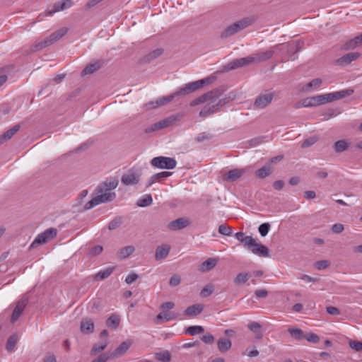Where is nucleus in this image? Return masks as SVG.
Returning <instances> with one entry per match:
<instances>
[{"instance_id":"1","label":"nucleus","mask_w":362,"mask_h":362,"mask_svg":"<svg viewBox=\"0 0 362 362\" xmlns=\"http://www.w3.org/2000/svg\"><path fill=\"white\" fill-rule=\"evenodd\" d=\"M223 95V89L221 88H215L194 99L190 102L189 105L191 107H194L209 101L199 113L201 117L205 118L211 115L221 112L222 107L235 97L233 93H229L225 96Z\"/></svg>"},{"instance_id":"2","label":"nucleus","mask_w":362,"mask_h":362,"mask_svg":"<svg viewBox=\"0 0 362 362\" xmlns=\"http://www.w3.org/2000/svg\"><path fill=\"white\" fill-rule=\"evenodd\" d=\"M68 32V28H61L60 29L52 33L48 37L40 42H36L31 47L32 52H36L42 49L61 39Z\"/></svg>"},{"instance_id":"3","label":"nucleus","mask_w":362,"mask_h":362,"mask_svg":"<svg viewBox=\"0 0 362 362\" xmlns=\"http://www.w3.org/2000/svg\"><path fill=\"white\" fill-rule=\"evenodd\" d=\"M252 18H245L228 26L221 34V38H227L238 31L248 27L253 23Z\"/></svg>"},{"instance_id":"4","label":"nucleus","mask_w":362,"mask_h":362,"mask_svg":"<svg viewBox=\"0 0 362 362\" xmlns=\"http://www.w3.org/2000/svg\"><path fill=\"white\" fill-rule=\"evenodd\" d=\"M327 96V93L305 98L296 104V107H310L328 103L329 100Z\"/></svg>"},{"instance_id":"5","label":"nucleus","mask_w":362,"mask_h":362,"mask_svg":"<svg viewBox=\"0 0 362 362\" xmlns=\"http://www.w3.org/2000/svg\"><path fill=\"white\" fill-rule=\"evenodd\" d=\"M151 165L156 168L172 170L176 167L177 161L173 158L158 156L151 160Z\"/></svg>"},{"instance_id":"6","label":"nucleus","mask_w":362,"mask_h":362,"mask_svg":"<svg viewBox=\"0 0 362 362\" xmlns=\"http://www.w3.org/2000/svg\"><path fill=\"white\" fill-rule=\"evenodd\" d=\"M57 234V229L50 228L47 229L45 232L39 234L34 241L30 245V248L36 245H39L47 243V241L53 239Z\"/></svg>"},{"instance_id":"7","label":"nucleus","mask_w":362,"mask_h":362,"mask_svg":"<svg viewBox=\"0 0 362 362\" xmlns=\"http://www.w3.org/2000/svg\"><path fill=\"white\" fill-rule=\"evenodd\" d=\"M274 97V92L260 94L255 99L254 106L257 109H263L272 103Z\"/></svg>"},{"instance_id":"8","label":"nucleus","mask_w":362,"mask_h":362,"mask_svg":"<svg viewBox=\"0 0 362 362\" xmlns=\"http://www.w3.org/2000/svg\"><path fill=\"white\" fill-rule=\"evenodd\" d=\"M141 177V173L130 170L127 173L124 174L121 178V182L124 185H134L139 182Z\"/></svg>"},{"instance_id":"9","label":"nucleus","mask_w":362,"mask_h":362,"mask_svg":"<svg viewBox=\"0 0 362 362\" xmlns=\"http://www.w3.org/2000/svg\"><path fill=\"white\" fill-rule=\"evenodd\" d=\"M255 62L252 56L235 59L227 64L228 70L236 69Z\"/></svg>"},{"instance_id":"10","label":"nucleus","mask_w":362,"mask_h":362,"mask_svg":"<svg viewBox=\"0 0 362 362\" xmlns=\"http://www.w3.org/2000/svg\"><path fill=\"white\" fill-rule=\"evenodd\" d=\"M190 223L189 218L182 217L170 221L168 224V228L170 230H181L189 226Z\"/></svg>"},{"instance_id":"11","label":"nucleus","mask_w":362,"mask_h":362,"mask_svg":"<svg viewBox=\"0 0 362 362\" xmlns=\"http://www.w3.org/2000/svg\"><path fill=\"white\" fill-rule=\"evenodd\" d=\"M360 57L358 52H350L343 55L335 61V64L340 66H346Z\"/></svg>"},{"instance_id":"12","label":"nucleus","mask_w":362,"mask_h":362,"mask_svg":"<svg viewBox=\"0 0 362 362\" xmlns=\"http://www.w3.org/2000/svg\"><path fill=\"white\" fill-rule=\"evenodd\" d=\"M245 173V170L244 169H232L223 175V180L229 182H233L240 178Z\"/></svg>"},{"instance_id":"13","label":"nucleus","mask_w":362,"mask_h":362,"mask_svg":"<svg viewBox=\"0 0 362 362\" xmlns=\"http://www.w3.org/2000/svg\"><path fill=\"white\" fill-rule=\"evenodd\" d=\"M354 90L351 88L344 89L337 92L327 93V98L329 103L333 102L337 100L344 98L353 94Z\"/></svg>"},{"instance_id":"14","label":"nucleus","mask_w":362,"mask_h":362,"mask_svg":"<svg viewBox=\"0 0 362 362\" xmlns=\"http://www.w3.org/2000/svg\"><path fill=\"white\" fill-rule=\"evenodd\" d=\"M28 304V300L27 299H23L21 300H19L13 311V313L11 315V322H15L16 321H17L18 320V318L20 317L21 313H23V311L24 310L25 306L27 305Z\"/></svg>"},{"instance_id":"15","label":"nucleus","mask_w":362,"mask_h":362,"mask_svg":"<svg viewBox=\"0 0 362 362\" xmlns=\"http://www.w3.org/2000/svg\"><path fill=\"white\" fill-rule=\"evenodd\" d=\"M118 185V180L116 178H109L104 181L100 185L96 190L98 192H103V191H108L115 189Z\"/></svg>"},{"instance_id":"16","label":"nucleus","mask_w":362,"mask_h":362,"mask_svg":"<svg viewBox=\"0 0 362 362\" xmlns=\"http://www.w3.org/2000/svg\"><path fill=\"white\" fill-rule=\"evenodd\" d=\"M80 330L84 334H90L94 331V323L90 318H83L81 321Z\"/></svg>"},{"instance_id":"17","label":"nucleus","mask_w":362,"mask_h":362,"mask_svg":"<svg viewBox=\"0 0 362 362\" xmlns=\"http://www.w3.org/2000/svg\"><path fill=\"white\" fill-rule=\"evenodd\" d=\"M196 90H197L194 85V83L191 82V83H188L185 84V86H183L181 88H178L173 94V95H175V98L176 97L188 95V94L193 93Z\"/></svg>"},{"instance_id":"18","label":"nucleus","mask_w":362,"mask_h":362,"mask_svg":"<svg viewBox=\"0 0 362 362\" xmlns=\"http://www.w3.org/2000/svg\"><path fill=\"white\" fill-rule=\"evenodd\" d=\"M132 342L131 341H125L121 343L119 346L115 349V350L112 352V355L113 357H120L123 356L127 351L132 346Z\"/></svg>"},{"instance_id":"19","label":"nucleus","mask_w":362,"mask_h":362,"mask_svg":"<svg viewBox=\"0 0 362 362\" xmlns=\"http://www.w3.org/2000/svg\"><path fill=\"white\" fill-rule=\"evenodd\" d=\"M250 250L253 254L259 257H267L269 256V249L261 243H256Z\"/></svg>"},{"instance_id":"20","label":"nucleus","mask_w":362,"mask_h":362,"mask_svg":"<svg viewBox=\"0 0 362 362\" xmlns=\"http://www.w3.org/2000/svg\"><path fill=\"white\" fill-rule=\"evenodd\" d=\"M170 246L168 245H163L156 248L155 258L156 260H160L166 258L170 252Z\"/></svg>"},{"instance_id":"21","label":"nucleus","mask_w":362,"mask_h":362,"mask_svg":"<svg viewBox=\"0 0 362 362\" xmlns=\"http://www.w3.org/2000/svg\"><path fill=\"white\" fill-rule=\"evenodd\" d=\"M204 308L202 304H194L186 308L184 313L188 317L197 316L202 312Z\"/></svg>"},{"instance_id":"22","label":"nucleus","mask_w":362,"mask_h":362,"mask_svg":"<svg viewBox=\"0 0 362 362\" xmlns=\"http://www.w3.org/2000/svg\"><path fill=\"white\" fill-rule=\"evenodd\" d=\"M362 45V34L346 42L342 46L344 50L354 49Z\"/></svg>"},{"instance_id":"23","label":"nucleus","mask_w":362,"mask_h":362,"mask_svg":"<svg viewBox=\"0 0 362 362\" xmlns=\"http://www.w3.org/2000/svg\"><path fill=\"white\" fill-rule=\"evenodd\" d=\"M72 5V0H63L61 2H57L54 5V8L52 11L48 12V15L50 16L56 12L70 8Z\"/></svg>"},{"instance_id":"24","label":"nucleus","mask_w":362,"mask_h":362,"mask_svg":"<svg viewBox=\"0 0 362 362\" xmlns=\"http://www.w3.org/2000/svg\"><path fill=\"white\" fill-rule=\"evenodd\" d=\"M274 51L272 49H268L265 51H261L255 54L252 57L255 59V62H261L269 59L274 54Z\"/></svg>"},{"instance_id":"25","label":"nucleus","mask_w":362,"mask_h":362,"mask_svg":"<svg viewBox=\"0 0 362 362\" xmlns=\"http://www.w3.org/2000/svg\"><path fill=\"white\" fill-rule=\"evenodd\" d=\"M96 197L100 204L112 202L116 197V194L112 192H107V194L103 192H98L96 191Z\"/></svg>"},{"instance_id":"26","label":"nucleus","mask_w":362,"mask_h":362,"mask_svg":"<svg viewBox=\"0 0 362 362\" xmlns=\"http://www.w3.org/2000/svg\"><path fill=\"white\" fill-rule=\"evenodd\" d=\"M19 129L20 125L16 124L4 132L1 136H0V145L9 140Z\"/></svg>"},{"instance_id":"27","label":"nucleus","mask_w":362,"mask_h":362,"mask_svg":"<svg viewBox=\"0 0 362 362\" xmlns=\"http://www.w3.org/2000/svg\"><path fill=\"white\" fill-rule=\"evenodd\" d=\"M216 263L217 260L216 259L209 258L199 265V270L202 272L210 271L216 265Z\"/></svg>"},{"instance_id":"28","label":"nucleus","mask_w":362,"mask_h":362,"mask_svg":"<svg viewBox=\"0 0 362 362\" xmlns=\"http://www.w3.org/2000/svg\"><path fill=\"white\" fill-rule=\"evenodd\" d=\"M135 251V247L132 245L125 246L121 248L117 252V256L119 259L128 257Z\"/></svg>"},{"instance_id":"29","label":"nucleus","mask_w":362,"mask_h":362,"mask_svg":"<svg viewBox=\"0 0 362 362\" xmlns=\"http://www.w3.org/2000/svg\"><path fill=\"white\" fill-rule=\"evenodd\" d=\"M217 346L221 353H226L231 348L232 343L228 339L221 338L217 342Z\"/></svg>"},{"instance_id":"30","label":"nucleus","mask_w":362,"mask_h":362,"mask_svg":"<svg viewBox=\"0 0 362 362\" xmlns=\"http://www.w3.org/2000/svg\"><path fill=\"white\" fill-rule=\"evenodd\" d=\"M216 79V77L211 75L201 80L193 81V83L196 88V90H197L206 85L212 83L214 81H215Z\"/></svg>"},{"instance_id":"31","label":"nucleus","mask_w":362,"mask_h":362,"mask_svg":"<svg viewBox=\"0 0 362 362\" xmlns=\"http://www.w3.org/2000/svg\"><path fill=\"white\" fill-rule=\"evenodd\" d=\"M101 65L102 63L100 61L95 62L93 64H89L82 71L81 75L85 76L93 74L95 71L98 70L101 67Z\"/></svg>"},{"instance_id":"32","label":"nucleus","mask_w":362,"mask_h":362,"mask_svg":"<svg viewBox=\"0 0 362 362\" xmlns=\"http://www.w3.org/2000/svg\"><path fill=\"white\" fill-rule=\"evenodd\" d=\"M120 322V317L119 315L112 314L107 320L106 325L108 327L116 329Z\"/></svg>"},{"instance_id":"33","label":"nucleus","mask_w":362,"mask_h":362,"mask_svg":"<svg viewBox=\"0 0 362 362\" xmlns=\"http://www.w3.org/2000/svg\"><path fill=\"white\" fill-rule=\"evenodd\" d=\"M113 271H114V267H108L103 270H100L99 272H98L94 276V279L97 280V281L98 280H100V281L104 280V279H107L108 276H110V275L112 273Z\"/></svg>"},{"instance_id":"34","label":"nucleus","mask_w":362,"mask_h":362,"mask_svg":"<svg viewBox=\"0 0 362 362\" xmlns=\"http://www.w3.org/2000/svg\"><path fill=\"white\" fill-rule=\"evenodd\" d=\"M107 344L108 341L107 339L96 343L95 344L93 345L90 350V355H95L98 353L101 352L106 348Z\"/></svg>"},{"instance_id":"35","label":"nucleus","mask_w":362,"mask_h":362,"mask_svg":"<svg viewBox=\"0 0 362 362\" xmlns=\"http://www.w3.org/2000/svg\"><path fill=\"white\" fill-rule=\"evenodd\" d=\"M349 146V143L346 140H339L334 144V151L337 153L344 152Z\"/></svg>"},{"instance_id":"36","label":"nucleus","mask_w":362,"mask_h":362,"mask_svg":"<svg viewBox=\"0 0 362 362\" xmlns=\"http://www.w3.org/2000/svg\"><path fill=\"white\" fill-rule=\"evenodd\" d=\"M250 277H251V275L250 273H247V272L239 273L234 279V283L235 285L244 284L250 279Z\"/></svg>"},{"instance_id":"37","label":"nucleus","mask_w":362,"mask_h":362,"mask_svg":"<svg viewBox=\"0 0 362 362\" xmlns=\"http://www.w3.org/2000/svg\"><path fill=\"white\" fill-rule=\"evenodd\" d=\"M153 202V199L151 194H144L138 201L137 205L140 207H146L150 206Z\"/></svg>"},{"instance_id":"38","label":"nucleus","mask_w":362,"mask_h":362,"mask_svg":"<svg viewBox=\"0 0 362 362\" xmlns=\"http://www.w3.org/2000/svg\"><path fill=\"white\" fill-rule=\"evenodd\" d=\"M272 173V168L270 167L264 166L255 172V175L260 178L264 179Z\"/></svg>"},{"instance_id":"39","label":"nucleus","mask_w":362,"mask_h":362,"mask_svg":"<svg viewBox=\"0 0 362 362\" xmlns=\"http://www.w3.org/2000/svg\"><path fill=\"white\" fill-rule=\"evenodd\" d=\"M204 329L202 326L194 325L187 327V329L185 330V333L191 336H195L197 334L204 332Z\"/></svg>"},{"instance_id":"40","label":"nucleus","mask_w":362,"mask_h":362,"mask_svg":"<svg viewBox=\"0 0 362 362\" xmlns=\"http://www.w3.org/2000/svg\"><path fill=\"white\" fill-rule=\"evenodd\" d=\"M18 337L16 335L13 334L10 336L7 340L6 349L8 352L13 351V349L17 343Z\"/></svg>"},{"instance_id":"41","label":"nucleus","mask_w":362,"mask_h":362,"mask_svg":"<svg viewBox=\"0 0 362 362\" xmlns=\"http://www.w3.org/2000/svg\"><path fill=\"white\" fill-rule=\"evenodd\" d=\"M288 332L291 337L295 338L296 339L300 340L304 339L305 334L302 329L298 328H290L288 329Z\"/></svg>"},{"instance_id":"42","label":"nucleus","mask_w":362,"mask_h":362,"mask_svg":"<svg viewBox=\"0 0 362 362\" xmlns=\"http://www.w3.org/2000/svg\"><path fill=\"white\" fill-rule=\"evenodd\" d=\"M165 127H166V124H165L164 119H163L161 121H159V122L152 124L150 127H148V129H146V132L149 133L151 132H154V131H157V130L163 129Z\"/></svg>"},{"instance_id":"43","label":"nucleus","mask_w":362,"mask_h":362,"mask_svg":"<svg viewBox=\"0 0 362 362\" xmlns=\"http://www.w3.org/2000/svg\"><path fill=\"white\" fill-rule=\"evenodd\" d=\"M122 223V219L121 217H116L112 219L108 224V229L110 230H115L119 227V226Z\"/></svg>"},{"instance_id":"44","label":"nucleus","mask_w":362,"mask_h":362,"mask_svg":"<svg viewBox=\"0 0 362 362\" xmlns=\"http://www.w3.org/2000/svg\"><path fill=\"white\" fill-rule=\"evenodd\" d=\"M218 233L223 235L230 236L232 234V229L226 224H221L218 226Z\"/></svg>"},{"instance_id":"45","label":"nucleus","mask_w":362,"mask_h":362,"mask_svg":"<svg viewBox=\"0 0 362 362\" xmlns=\"http://www.w3.org/2000/svg\"><path fill=\"white\" fill-rule=\"evenodd\" d=\"M318 138L317 136H310L306 139L301 144V148H305L313 146L315 143L317 142Z\"/></svg>"},{"instance_id":"46","label":"nucleus","mask_w":362,"mask_h":362,"mask_svg":"<svg viewBox=\"0 0 362 362\" xmlns=\"http://www.w3.org/2000/svg\"><path fill=\"white\" fill-rule=\"evenodd\" d=\"M156 358L163 362H169L171 359L170 353L168 351L156 354Z\"/></svg>"},{"instance_id":"47","label":"nucleus","mask_w":362,"mask_h":362,"mask_svg":"<svg viewBox=\"0 0 362 362\" xmlns=\"http://www.w3.org/2000/svg\"><path fill=\"white\" fill-rule=\"evenodd\" d=\"M270 224L269 223H264L259 226L258 231L262 237H264L268 234Z\"/></svg>"},{"instance_id":"48","label":"nucleus","mask_w":362,"mask_h":362,"mask_svg":"<svg viewBox=\"0 0 362 362\" xmlns=\"http://www.w3.org/2000/svg\"><path fill=\"white\" fill-rule=\"evenodd\" d=\"M175 318V314L173 313H160L156 316L157 320H165V321H170Z\"/></svg>"},{"instance_id":"49","label":"nucleus","mask_w":362,"mask_h":362,"mask_svg":"<svg viewBox=\"0 0 362 362\" xmlns=\"http://www.w3.org/2000/svg\"><path fill=\"white\" fill-rule=\"evenodd\" d=\"M304 339H305L309 342L317 344L320 341V337L314 333H308L307 334H305Z\"/></svg>"},{"instance_id":"50","label":"nucleus","mask_w":362,"mask_h":362,"mask_svg":"<svg viewBox=\"0 0 362 362\" xmlns=\"http://www.w3.org/2000/svg\"><path fill=\"white\" fill-rule=\"evenodd\" d=\"M163 51L162 49H155L146 55V59L148 61L157 58L158 57L160 56L163 54Z\"/></svg>"},{"instance_id":"51","label":"nucleus","mask_w":362,"mask_h":362,"mask_svg":"<svg viewBox=\"0 0 362 362\" xmlns=\"http://www.w3.org/2000/svg\"><path fill=\"white\" fill-rule=\"evenodd\" d=\"M172 175L171 172L163 171L153 175V178L156 179V181H161L162 180L170 177Z\"/></svg>"},{"instance_id":"52","label":"nucleus","mask_w":362,"mask_h":362,"mask_svg":"<svg viewBox=\"0 0 362 362\" xmlns=\"http://www.w3.org/2000/svg\"><path fill=\"white\" fill-rule=\"evenodd\" d=\"M243 243L250 250L255 245L256 241L252 236L247 235L245 236Z\"/></svg>"},{"instance_id":"53","label":"nucleus","mask_w":362,"mask_h":362,"mask_svg":"<svg viewBox=\"0 0 362 362\" xmlns=\"http://www.w3.org/2000/svg\"><path fill=\"white\" fill-rule=\"evenodd\" d=\"M212 138V135L206 132H202L199 134L196 138L195 141L197 142H202L205 140H209Z\"/></svg>"},{"instance_id":"54","label":"nucleus","mask_w":362,"mask_h":362,"mask_svg":"<svg viewBox=\"0 0 362 362\" xmlns=\"http://www.w3.org/2000/svg\"><path fill=\"white\" fill-rule=\"evenodd\" d=\"M322 81L320 78H314L305 86V90H308L310 88H317L322 84Z\"/></svg>"},{"instance_id":"55","label":"nucleus","mask_w":362,"mask_h":362,"mask_svg":"<svg viewBox=\"0 0 362 362\" xmlns=\"http://www.w3.org/2000/svg\"><path fill=\"white\" fill-rule=\"evenodd\" d=\"M8 70L6 68L0 69V86L8 79Z\"/></svg>"},{"instance_id":"56","label":"nucleus","mask_w":362,"mask_h":362,"mask_svg":"<svg viewBox=\"0 0 362 362\" xmlns=\"http://www.w3.org/2000/svg\"><path fill=\"white\" fill-rule=\"evenodd\" d=\"M349 346L356 351H362V342L361 341L351 340L349 341Z\"/></svg>"},{"instance_id":"57","label":"nucleus","mask_w":362,"mask_h":362,"mask_svg":"<svg viewBox=\"0 0 362 362\" xmlns=\"http://www.w3.org/2000/svg\"><path fill=\"white\" fill-rule=\"evenodd\" d=\"M160 106H163V105H162L161 100L160 99V98H158L155 101H151L146 104V107L148 110L154 109V108H156V107H158Z\"/></svg>"},{"instance_id":"58","label":"nucleus","mask_w":362,"mask_h":362,"mask_svg":"<svg viewBox=\"0 0 362 362\" xmlns=\"http://www.w3.org/2000/svg\"><path fill=\"white\" fill-rule=\"evenodd\" d=\"M181 278L178 274H174L171 276L169 281V284L171 286H177L180 284Z\"/></svg>"},{"instance_id":"59","label":"nucleus","mask_w":362,"mask_h":362,"mask_svg":"<svg viewBox=\"0 0 362 362\" xmlns=\"http://www.w3.org/2000/svg\"><path fill=\"white\" fill-rule=\"evenodd\" d=\"M98 199H97L96 196L93 198L90 201L87 202L85 205V209L88 210L92 209L93 207L100 204Z\"/></svg>"},{"instance_id":"60","label":"nucleus","mask_w":362,"mask_h":362,"mask_svg":"<svg viewBox=\"0 0 362 362\" xmlns=\"http://www.w3.org/2000/svg\"><path fill=\"white\" fill-rule=\"evenodd\" d=\"M329 265V262L327 260H320L315 263V267L318 270L326 269Z\"/></svg>"},{"instance_id":"61","label":"nucleus","mask_w":362,"mask_h":362,"mask_svg":"<svg viewBox=\"0 0 362 362\" xmlns=\"http://www.w3.org/2000/svg\"><path fill=\"white\" fill-rule=\"evenodd\" d=\"M139 275L135 274V273H132L130 274H129L126 279H125V282L127 284H132L134 281H135L136 280H137L139 279Z\"/></svg>"},{"instance_id":"62","label":"nucleus","mask_w":362,"mask_h":362,"mask_svg":"<svg viewBox=\"0 0 362 362\" xmlns=\"http://www.w3.org/2000/svg\"><path fill=\"white\" fill-rule=\"evenodd\" d=\"M202 340L205 344H211L214 341V337L211 334H207L202 337Z\"/></svg>"},{"instance_id":"63","label":"nucleus","mask_w":362,"mask_h":362,"mask_svg":"<svg viewBox=\"0 0 362 362\" xmlns=\"http://www.w3.org/2000/svg\"><path fill=\"white\" fill-rule=\"evenodd\" d=\"M344 229V227L341 223H335L332 226V231L334 233H341Z\"/></svg>"},{"instance_id":"64","label":"nucleus","mask_w":362,"mask_h":362,"mask_svg":"<svg viewBox=\"0 0 362 362\" xmlns=\"http://www.w3.org/2000/svg\"><path fill=\"white\" fill-rule=\"evenodd\" d=\"M110 356L108 354H102L98 358H95L92 362H107Z\"/></svg>"}]
</instances>
